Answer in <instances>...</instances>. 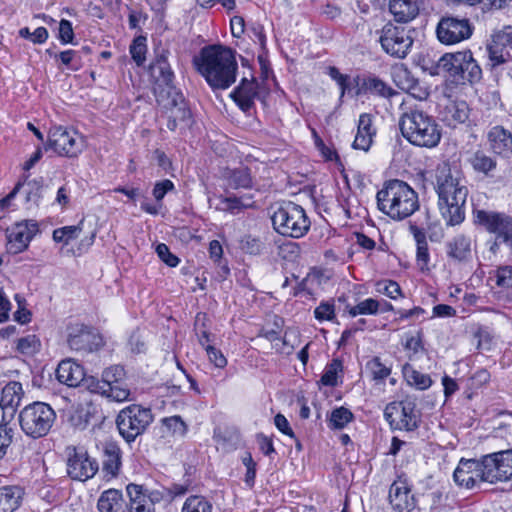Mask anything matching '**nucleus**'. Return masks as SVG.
<instances>
[{"label":"nucleus","mask_w":512,"mask_h":512,"mask_svg":"<svg viewBox=\"0 0 512 512\" xmlns=\"http://www.w3.org/2000/svg\"><path fill=\"white\" fill-rule=\"evenodd\" d=\"M436 192L438 206L446 224L455 226L465 219V204L468 196L466 180L459 171L443 163L436 169Z\"/></svg>","instance_id":"1"},{"label":"nucleus","mask_w":512,"mask_h":512,"mask_svg":"<svg viewBox=\"0 0 512 512\" xmlns=\"http://www.w3.org/2000/svg\"><path fill=\"white\" fill-rule=\"evenodd\" d=\"M193 65L212 89L225 90L236 81L237 61L233 51L224 46L202 48Z\"/></svg>","instance_id":"2"},{"label":"nucleus","mask_w":512,"mask_h":512,"mask_svg":"<svg viewBox=\"0 0 512 512\" xmlns=\"http://www.w3.org/2000/svg\"><path fill=\"white\" fill-rule=\"evenodd\" d=\"M376 199L379 210L394 220H403L419 208L417 193L397 179L385 182Z\"/></svg>","instance_id":"3"},{"label":"nucleus","mask_w":512,"mask_h":512,"mask_svg":"<svg viewBox=\"0 0 512 512\" xmlns=\"http://www.w3.org/2000/svg\"><path fill=\"white\" fill-rule=\"evenodd\" d=\"M404 138L419 147H436L441 139V131L435 119L419 110L404 113L399 122Z\"/></svg>","instance_id":"4"},{"label":"nucleus","mask_w":512,"mask_h":512,"mask_svg":"<svg viewBox=\"0 0 512 512\" xmlns=\"http://www.w3.org/2000/svg\"><path fill=\"white\" fill-rule=\"evenodd\" d=\"M18 421L26 436L39 439L50 432L56 421V412L49 404L35 401L19 412Z\"/></svg>","instance_id":"5"},{"label":"nucleus","mask_w":512,"mask_h":512,"mask_svg":"<svg viewBox=\"0 0 512 512\" xmlns=\"http://www.w3.org/2000/svg\"><path fill=\"white\" fill-rule=\"evenodd\" d=\"M271 220L275 231L286 237H303L310 228L305 210L293 202L279 205L273 211Z\"/></svg>","instance_id":"6"},{"label":"nucleus","mask_w":512,"mask_h":512,"mask_svg":"<svg viewBox=\"0 0 512 512\" xmlns=\"http://www.w3.org/2000/svg\"><path fill=\"white\" fill-rule=\"evenodd\" d=\"M153 420L150 408L131 404L119 411L115 422L121 437L130 444L146 432Z\"/></svg>","instance_id":"7"},{"label":"nucleus","mask_w":512,"mask_h":512,"mask_svg":"<svg viewBox=\"0 0 512 512\" xmlns=\"http://www.w3.org/2000/svg\"><path fill=\"white\" fill-rule=\"evenodd\" d=\"M473 219L476 225L494 234L497 240L512 249V216L503 212L474 209Z\"/></svg>","instance_id":"8"},{"label":"nucleus","mask_w":512,"mask_h":512,"mask_svg":"<svg viewBox=\"0 0 512 512\" xmlns=\"http://www.w3.org/2000/svg\"><path fill=\"white\" fill-rule=\"evenodd\" d=\"M414 30L387 23L380 32V44L383 50L396 58H404L413 45Z\"/></svg>","instance_id":"9"},{"label":"nucleus","mask_w":512,"mask_h":512,"mask_svg":"<svg viewBox=\"0 0 512 512\" xmlns=\"http://www.w3.org/2000/svg\"><path fill=\"white\" fill-rule=\"evenodd\" d=\"M156 101L163 109L169 130L174 131L180 123L189 120L191 112L183 95L176 89L161 90L156 94Z\"/></svg>","instance_id":"10"},{"label":"nucleus","mask_w":512,"mask_h":512,"mask_svg":"<svg viewBox=\"0 0 512 512\" xmlns=\"http://www.w3.org/2000/svg\"><path fill=\"white\" fill-rule=\"evenodd\" d=\"M478 465L484 482L507 481L512 477V450L485 455L478 460Z\"/></svg>","instance_id":"11"},{"label":"nucleus","mask_w":512,"mask_h":512,"mask_svg":"<svg viewBox=\"0 0 512 512\" xmlns=\"http://www.w3.org/2000/svg\"><path fill=\"white\" fill-rule=\"evenodd\" d=\"M85 147V140L75 130L62 126L52 127L49 131L45 149L51 148L59 156L77 157Z\"/></svg>","instance_id":"12"},{"label":"nucleus","mask_w":512,"mask_h":512,"mask_svg":"<svg viewBox=\"0 0 512 512\" xmlns=\"http://www.w3.org/2000/svg\"><path fill=\"white\" fill-rule=\"evenodd\" d=\"M384 417L391 428L413 431L418 427L420 416L412 400L389 403L384 410Z\"/></svg>","instance_id":"13"},{"label":"nucleus","mask_w":512,"mask_h":512,"mask_svg":"<svg viewBox=\"0 0 512 512\" xmlns=\"http://www.w3.org/2000/svg\"><path fill=\"white\" fill-rule=\"evenodd\" d=\"M67 473L73 480L86 481L98 471V463L83 448L68 446L65 450Z\"/></svg>","instance_id":"14"},{"label":"nucleus","mask_w":512,"mask_h":512,"mask_svg":"<svg viewBox=\"0 0 512 512\" xmlns=\"http://www.w3.org/2000/svg\"><path fill=\"white\" fill-rule=\"evenodd\" d=\"M67 343L74 351L90 353L103 346V339L91 327L73 323L67 328Z\"/></svg>","instance_id":"15"},{"label":"nucleus","mask_w":512,"mask_h":512,"mask_svg":"<svg viewBox=\"0 0 512 512\" xmlns=\"http://www.w3.org/2000/svg\"><path fill=\"white\" fill-rule=\"evenodd\" d=\"M436 33L441 43L452 45L470 38L473 26L466 18L443 17L437 25Z\"/></svg>","instance_id":"16"},{"label":"nucleus","mask_w":512,"mask_h":512,"mask_svg":"<svg viewBox=\"0 0 512 512\" xmlns=\"http://www.w3.org/2000/svg\"><path fill=\"white\" fill-rule=\"evenodd\" d=\"M37 232L38 226L34 221H24L14 224L6 231L7 251L11 254L23 252L27 249Z\"/></svg>","instance_id":"17"},{"label":"nucleus","mask_w":512,"mask_h":512,"mask_svg":"<svg viewBox=\"0 0 512 512\" xmlns=\"http://www.w3.org/2000/svg\"><path fill=\"white\" fill-rule=\"evenodd\" d=\"M388 498L392 509L396 512H412L416 507V499L411 494V486L402 477L391 484Z\"/></svg>","instance_id":"18"},{"label":"nucleus","mask_w":512,"mask_h":512,"mask_svg":"<svg viewBox=\"0 0 512 512\" xmlns=\"http://www.w3.org/2000/svg\"><path fill=\"white\" fill-rule=\"evenodd\" d=\"M506 44L504 35L500 30L494 31L486 44L487 66L496 69L512 61V56Z\"/></svg>","instance_id":"19"},{"label":"nucleus","mask_w":512,"mask_h":512,"mask_svg":"<svg viewBox=\"0 0 512 512\" xmlns=\"http://www.w3.org/2000/svg\"><path fill=\"white\" fill-rule=\"evenodd\" d=\"M357 90L356 95H373L389 99L396 94L386 82L373 74L364 75L356 78Z\"/></svg>","instance_id":"20"},{"label":"nucleus","mask_w":512,"mask_h":512,"mask_svg":"<svg viewBox=\"0 0 512 512\" xmlns=\"http://www.w3.org/2000/svg\"><path fill=\"white\" fill-rule=\"evenodd\" d=\"M454 481L466 488H473L481 479V469L478 460L461 459L453 474Z\"/></svg>","instance_id":"21"},{"label":"nucleus","mask_w":512,"mask_h":512,"mask_svg":"<svg viewBox=\"0 0 512 512\" xmlns=\"http://www.w3.org/2000/svg\"><path fill=\"white\" fill-rule=\"evenodd\" d=\"M489 149L497 155L509 158L512 155V134L503 126L496 125L487 132Z\"/></svg>","instance_id":"22"},{"label":"nucleus","mask_w":512,"mask_h":512,"mask_svg":"<svg viewBox=\"0 0 512 512\" xmlns=\"http://www.w3.org/2000/svg\"><path fill=\"white\" fill-rule=\"evenodd\" d=\"M57 380L68 387H77L85 378L84 368L72 359L62 360L56 369Z\"/></svg>","instance_id":"23"},{"label":"nucleus","mask_w":512,"mask_h":512,"mask_svg":"<svg viewBox=\"0 0 512 512\" xmlns=\"http://www.w3.org/2000/svg\"><path fill=\"white\" fill-rule=\"evenodd\" d=\"M422 0H389V11L394 20L408 23L419 14Z\"/></svg>","instance_id":"24"},{"label":"nucleus","mask_w":512,"mask_h":512,"mask_svg":"<svg viewBox=\"0 0 512 512\" xmlns=\"http://www.w3.org/2000/svg\"><path fill=\"white\" fill-rule=\"evenodd\" d=\"M129 497V512H153L154 501L158 498L148 496L141 485L129 484L126 487Z\"/></svg>","instance_id":"25"},{"label":"nucleus","mask_w":512,"mask_h":512,"mask_svg":"<svg viewBox=\"0 0 512 512\" xmlns=\"http://www.w3.org/2000/svg\"><path fill=\"white\" fill-rule=\"evenodd\" d=\"M257 96V83L254 80L243 78L240 85L231 93V97L244 112H248L254 105Z\"/></svg>","instance_id":"26"},{"label":"nucleus","mask_w":512,"mask_h":512,"mask_svg":"<svg viewBox=\"0 0 512 512\" xmlns=\"http://www.w3.org/2000/svg\"><path fill=\"white\" fill-rule=\"evenodd\" d=\"M471 238L458 234L446 243V254L455 262H466L471 258Z\"/></svg>","instance_id":"27"},{"label":"nucleus","mask_w":512,"mask_h":512,"mask_svg":"<svg viewBox=\"0 0 512 512\" xmlns=\"http://www.w3.org/2000/svg\"><path fill=\"white\" fill-rule=\"evenodd\" d=\"M469 117V107L465 101H449L441 111V119L450 127L463 124Z\"/></svg>","instance_id":"28"},{"label":"nucleus","mask_w":512,"mask_h":512,"mask_svg":"<svg viewBox=\"0 0 512 512\" xmlns=\"http://www.w3.org/2000/svg\"><path fill=\"white\" fill-rule=\"evenodd\" d=\"M222 178L225 185L231 189H248L253 186V177L250 169L245 166L225 169L222 173Z\"/></svg>","instance_id":"29"},{"label":"nucleus","mask_w":512,"mask_h":512,"mask_svg":"<svg viewBox=\"0 0 512 512\" xmlns=\"http://www.w3.org/2000/svg\"><path fill=\"white\" fill-rule=\"evenodd\" d=\"M374 135L375 130L372 128L371 116L369 114L360 115L353 148L368 151L372 145Z\"/></svg>","instance_id":"30"},{"label":"nucleus","mask_w":512,"mask_h":512,"mask_svg":"<svg viewBox=\"0 0 512 512\" xmlns=\"http://www.w3.org/2000/svg\"><path fill=\"white\" fill-rule=\"evenodd\" d=\"M24 391L20 382L11 381L7 383L1 392L0 406L3 410L10 409L11 415L20 405Z\"/></svg>","instance_id":"31"},{"label":"nucleus","mask_w":512,"mask_h":512,"mask_svg":"<svg viewBox=\"0 0 512 512\" xmlns=\"http://www.w3.org/2000/svg\"><path fill=\"white\" fill-rule=\"evenodd\" d=\"M395 84L403 91L410 93L415 98L420 100L425 99L428 95L427 91H421V94H416L414 90L418 88V80L415 79L411 72L404 67H397L392 73Z\"/></svg>","instance_id":"32"},{"label":"nucleus","mask_w":512,"mask_h":512,"mask_svg":"<svg viewBox=\"0 0 512 512\" xmlns=\"http://www.w3.org/2000/svg\"><path fill=\"white\" fill-rule=\"evenodd\" d=\"M121 467V450L114 442L105 444L103 471L106 476L116 477Z\"/></svg>","instance_id":"33"},{"label":"nucleus","mask_w":512,"mask_h":512,"mask_svg":"<svg viewBox=\"0 0 512 512\" xmlns=\"http://www.w3.org/2000/svg\"><path fill=\"white\" fill-rule=\"evenodd\" d=\"M100 512H125L126 506L122 493L116 489L104 491L97 503Z\"/></svg>","instance_id":"34"},{"label":"nucleus","mask_w":512,"mask_h":512,"mask_svg":"<svg viewBox=\"0 0 512 512\" xmlns=\"http://www.w3.org/2000/svg\"><path fill=\"white\" fill-rule=\"evenodd\" d=\"M464 51L456 53H446L438 61L437 67L443 72L449 74L453 78H457L461 74V64L465 63Z\"/></svg>","instance_id":"35"},{"label":"nucleus","mask_w":512,"mask_h":512,"mask_svg":"<svg viewBox=\"0 0 512 512\" xmlns=\"http://www.w3.org/2000/svg\"><path fill=\"white\" fill-rule=\"evenodd\" d=\"M465 63L461 64V74L457 79L468 81L470 83L478 82L482 78V70L476 60L473 58L471 51H464Z\"/></svg>","instance_id":"36"},{"label":"nucleus","mask_w":512,"mask_h":512,"mask_svg":"<svg viewBox=\"0 0 512 512\" xmlns=\"http://www.w3.org/2000/svg\"><path fill=\"white\" fill-rule=\"evenodd\" d=\"M21 490L16 486L0 488V512H13L20 504Z\"/></svg>","instance_id":"37"},{"label":"nucleus","mask_w":512,"mask_h":512,"mask_svg":"<svg viewBox=\"0 0 512 512\" xmlns=\"http://www.w3.org/2000/svg\"><path fill=\"white\" fill-rule=\"evenodd\" d=\"M93 391L100 393L103 396H106L107 398L116 402L129 400L130 396V390L127 387L122 386L120 382L112 386H107V384H99V389H93Z\"/></svg>","instance_id":"38"},{"label":"nucleus","mask_w":512,"mask_h":512,"mask_svg":"<svg viewBox=\"0 0 512 512\" xmlns=\"http://www.w3.org/2000/svg\"><path fill=\"white\" fill-rule=\"evenodd\" d=\"M403 373L408 384L419 390L428 389L432 385V380L428 374L421 373L409 365L404 367Z\"/></svg>","instance_id":"39"},{"label":"nucleus","mask_w":512,"mask_h":512,"mask_svg":"<svg viewBox=\"0 0 512 512\" xmlns=\"http://www.w3.org/2000/svg\"><path fill=\"white\" fill-rule=\"evenodd\" d=\"M469 161L473 169L480 173L488 174L496 168V161L483 151H476Z\"/></svg>","instance_id":"40"},{"label":"nucleus","mask_w":512,"mask_h":512,"mask_svg":"<svg viewBox=\"0 0 512 512\" xmlns=\"http://www.w3.org/2000/svg\"><path fill=\"white\" fill-rule=\"evenodd\" d=\"M353 419V413L349 409L345 407H339L331 412L329 418V427L332 429H343Z\"/></svg>","instance_id":"41"},{"label":"nucleus","mask_w":512,"mask_h":512,"mask_svg":"<svg viewBox=\"0 0 512 512\" xmlns=\"http://www.w3.org/2000/svg\"><path fill=\"white\" fill-rule=\"evenodd\" d=\"M181 512H212V504L203 496H190L185 500Z\"/></svg>","instance_id":"42"},{"label":"nucleus","mask_w":512,"mask_h":512,"mask_svg":"<svg viewBox=\"0 0 512 512\" xmlns=\"http://www.w3.org/2000/svg\"><path fill=\"white\" fill-rule=\"evenodd\" d=\"M380 309V301L367 298L357 305L349 308L348 312L350 316L356 317L357 315H375L379 312Z\"/></svg>","instance_id":"43"},{"label":"nucleus","mask_w":512,"mask_h":512,"mask_svg":"<svg viewBox=\"0 0 512 512\" xmlns=\"http://www.w3.org/2000/svg\"><path fill=\"white\" fill-rule=\"evenodd\" d=\"M343 366L339 359H333L325 368L321 377V383L325 386H336L338 374L342 372Z\"/></svg>","instance_id":"44"},{"label":"nucleus","mask_w":512,"mask_h":512,"mask_svg":"<svg viewBox=\"0 0 512 512\" xmlns=\"http://www.w3.org/2000/svg\"><path fill=\"white\" fill-rule=\"evenodd\" d=\"M124 375L123 367L119 365L111 366L103 371L102 380L97 381L93 389H99V384H107V386L117 384L123 379Z\"/></svg>","instance_id":"45"},{"label":"nucleus","mask_w":512,"mask_h":512,"mask_svg":"<svg viewBox=\"0 0 512 512\" xmlns=\"http://www.w3.org/2000/svg\"><path fill=\"white\" fill-rule=\"evenodd\" d=\"M366 369L375 381H383L391 374V369L384 365L379 357H373L366 363Z\"/></svg>","instance_id":"46"},{"label":"nucleus","mask_w":512,"mask_h":512,"mask_svg":"<svg viewBox=\"0 0 512 512\" xmlns=\"http://www.w3.org/2000/svg\"><path fill=\"white\" fill-rule=\"evenodd\" d=\"M54 59L59 60L63 66L73 71H77L81 67L79 52L72 49L55 54Z\"/></svg>","instance_id":"47"},{"label":"nucleus","mask_w":512,"mask_h":512,"mask_svg":"<svg viewBox=\"0 0 512 512\" xmlns=\"http://www.w3.org/2000/svg\"><path fill=\"white\" fill-rule=\"evenodd\" d=\"M161 422L171 436L182 437L186 434L187 426L180 416L166 417Z\"/></svg>","instance_id":"48"},{"label":"nucleus","mask_w":512,"mask_h":512,"mask_svg":"<svg viewBox=\"0 0 512 512\" xmlns=\"http://www.w3.org/2000/svg\"><path fill=\"white\" fill-rule=\"evenodd\" d=\"M40 340L34 334L27 335L17 340V350L24 355H33L39 351Z\"/></svg>","instance_id":"49"},{"label":"nucleus","mask_w":512,"mask_h":512,"mask_svg":"<svg viewBox=\"0 0 512 512\" xmlns=\"http://www.w3.org/2000/svg\"><path fill=\"white\" fill-rule=\"evenodd\" d=\"M376 291L383 294L391 299H397L402 297V290L400 285L393 280H380L375 284Z\"/></svg>","instance_id":"50"},{"label":"nucleus","mask_w":512,"mask_h":512,"mask_svg":"<svg viewBox=\"0 0 512 512\" xmlns=\"http://www.w3.org/2000/svg\"><path fill=\"white\" fill-rule=\"evenodd\" d=\"M146 51V38L143 36L135 38L132 44L130 45L131 57L137 63L138 66L144 63Z\"/></svg>","instance_id":"51"},{"label":"nucleus","mask_w":512,"mask_h":512,"mask_svg":"<svg viewBox=\"0 0 512 512\" xmlns=\"http://www.w3.org/2000/svg\"><path fill=\"white\" fill-rule=\"evenodd\" d=\"M315 318L322 321H332L335 318V305L333 302L324 301L319 304L314 310Z\"/></svg>","instance_id":"52"},{"label":"nucleus","mask_w":512,"mask_h":512,"mask_svg":"<svg viewBox=\"0 0 512 512\" xmlns=\"http://www.w3.org/2000/svg\"><path fill=\"white\" fill-rule=\"evenodd\" d=\"M240 248L242 251L250 255H258L263 249V243L260 239L247 235L241 239Z\"/></svg>","instance_id":"53"},{"label":"nucleus","mask_w":512,"mask_h":512,"mask_svg":"<svg viewBox=\"0 0 512 512\" xmlns=\"http://www.w3.org/2000/svg\"><path fill=\"white\" fill-rule=\"evenodd\" d=\"M12 441L13 429L8 427L7 424H0V459L6 455Z\"/></svg>","instance_id":"54"},{"label":"nucleus","mask_w":512,"mask_h":512,"mask_svg":"<svg viewBox=\"0 0 512 512\" xmlns=\"http://www.w3.org/2000/svg\"><path fill=\"white\" fill-rule=\"evenodd\" d=\"M152 68L154 69V71H157L159 73L158 79L166 85L167 88L165 90L175 89L172 86L174 73L169 63L158 66H152Z\"/></svg>","instance_id":"55"},{"label":"nucleus","mask_w":512,"mask_h":512,"mask_svg":"<svg viewBox=\"0 0 512 512\" xmlns=\"http://www.w3.org/2000/svg\"><path fill=\"white\" fill-rule=\"evenodd\" d=\"M15 300L18 304V309L14 313V320L20 324L29 323L31 320V313L25 308V299L19 294H16Z\"/></svg>","instance_id":"56"},{"label":"nucleus","mask_w":512,"mask_h":512,"mask_svg":"<svg viewBox=\"0 0 512 512\" xmlns=\"http://www.w3.org/2000/svg\"><path fill=\"white\" fill-rule=\"evenodd\" d=\"M496 284L500 287H512V266H501L496 271Z\"/></svg>","instance_id":"57"},{"label":"nucleus","mask_w":512,"mask_h":512,"mask_svg":"<svg viewBox=\"0 0 512 512\" xmlns=\"http://www.w3.org/2000/svg\"><path fill=\"white\" fill-rule=\"evenodd\" d=\"M205 351L209 361L217 368H224L227 365V359L223 353L213 345L205 346Z\"/></svg>","instance_id":"58"},{"label":"nucleus","mask_w":512,"mask_h":512,"mask_svg":"<svg viewBox=\"0 0 512 512\" xmlns=\"http://www.w3.org/2000/svg\"><path fill=\"white\" fill-rule=\"evenodd\" d=\"M489 380L490 373L486 369H479L468 379V386L470 389H479Z\"/></svg>","instance_id":"59"},{"label":"nucleus","mask_w":512,"mask_h":512,"mask_svg":"<svg viewBox=\"0 0 512 512\" xmlns=\"http://www.w3.org/2000/svg\"><path fill=\"white\" fill-rule=\"evenodd\" d=\"M12 309V303L10 302L4 287L0 282V323H4L9 320L10 312Z\"/></svg>","instance_id":"60"},{"label":"nucleus","mask_w":512,"mask_h":512,"mask_svg":"<svg viewBox=\"0 0 512 512\" xmlns=\"http://www.w3.org/2000/svg\"><path fill=\"white\" fill-rule=\"evenodd\" d=\"M156 253L159 258L170 267H176L179 263L178 257L172 254L168 246L164 243H160L156 246Z\"/></svg>","instance_id":"61"},{"label":"nucleus","mask_w":512,"mask_h":512,"mask_svg":"<svg viewBox=\"0 0 512 512\" xmlns=\"http://www.w3.org/2000/svg\"><path fill=\"white\" fill-rule=\"evenodd\" d=\"M222 204L223 210L232 214H237L241 210L250 207V204L243 203L242 199L237 197H226L222 200Z\"/></svg>","instance_id":"62"},{"label":"nucleus","mask_w":512,"mask_h":512,"mask_svg":"<svg viewBox=\"0 0 512 512\" xmlns=\"http://www.w3.org/2000/svg\"><path fill=\"white\" fill-rule=\"evenodd\" d=\"M174 189V184L171 180L165 179L157 182L154 185L152 194L157 202H161L165 195Z\"/></svg>","instance_id":"63"},{"label":"nucleus","mask_w":512,"mask_h":512,"mask_svg":"<svg viewBox=\"0 0 512 512\" xmlns=\"http://www.w3.org/2000/svg\"><path fill=\"white\" fill-rule=\"evenodd\" d=\"M59 39L63 44L72 43L74 32L69 20L62 19L59 23Z\"/></svg>","instance_id":"64"}]
</instances>
